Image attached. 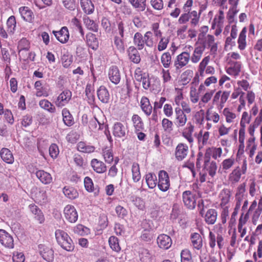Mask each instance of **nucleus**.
Returning <instances> with one entry per match:
<instances>
[{
	"instance_id": "nucleus-34",
	"label": "nucleus",
	"mask_w": 262,
	"mask_h": 262,
	"mask_svg": "<svg viewBox=\"0 0 262 262\" xmlns=\"http://www.w3.org/2000/svg\"><path fill=\"white\" fill-rule=\"evenodd\" d=\"M0 155L2 160L8 164H12L14 162L13 156L8 148H3L1 150Z\"/></svg>"
},
{
	"instance_id": "nucleus-43",
	"label": "nucleus",
	"mask_w": 262,
	"mask_h": 262,
	"mask_svg": "<svg viewBox=\"0 0 262 262\" xmlns=\"http://www.w3.org/2000/svg\"><path fill=\"white\" fill-rule=\"evenodd\" d=\"M63 193L68 198L74 200L78 196V192L73 187L66 186L63 188Z\"/></svg>"
},
{
	"instance_id": "nucleus-26",
	"label": "nucleus",
	"mask_w": 262,
	"mask_h": 262,
	"mask_svg": "<svg viewBox=\"0 0 262 262\" xmlns=\"http://www.w3.org/2000/svg\"><path fill=\"white\" fill-rule=\"evenodd\" d=\"M91 165L93 170L98 173H102L106 171L105 164L103 162L97 159L92 160Z\"/></svg>"
},
{
	"instance_id": "nucleus-37",
	"label": "nucleus",
	"mask_w": 262,
	"mask_h": 262,
	"mask_svg": "<svg viewBox=\"0 0 262 262\" xmlns=\"http://www.w3.org/2000/svg\"><path fill=\"white\" fill-rule=\"evenodd\" d=\"M191 240L192 246L194 248L200 250L203 246L202 238L198 233H193L191 234Z\"/></svg>"
},
{
	"instance_id": "nucleus-60",
	"label": "nucleus",
	"mask_w": 262,
	"mask_h": 262,
	"mask_svg": "<svg viewBox=\"0 0 262 262\" xmlns=\"http://www.w3.org/2000/svg\"><path fill=\"white\" fill-rule=\"evenodd\" d=\"M181 262H192V256L189 250L184 249L181 251Z\"/></svg>"
},
{
	"instance_id": "nucleus-42",
	"label": "nucleus",
	"mask_w": 262,
	"mask_h": 262,
	"mask_svg": "<svg viewBox=\"0 0 262 262\" xmlns=\"http://www.w3.org/2000/svg\"><path fill=\"white\" fill-rule=\"evenodd\" d=\"M209 133L208 132H203L200 131L198 135V143L199 148L203 147L204 145H207L209 142Z\"/></svg>"
},
{
	"instance_id": "nucleus-48",
	"label": "nucleus",
	"mask_w": 262,
	"mask_h": 262,
	"mask_svg": "<svg viewBox=\"0 0 262 262\" xmlns=\"http://www.w3.org/2000/svg\"><path fill=\"white\" fill-rule=\"evenodd\" d=\"M30 43L26 38H23L19 40L18 44V54L20 56L23 54L24 51H29Z\"/></svg>"
},
{
	"instance_id": "nucleus-35",
	"label": "nucleus",
	"mask_w": 262,
	"mask_h": 262,
	"mask_svg": "<svg viewBox=\"0 0 262 262\" xmlns=\"http://www.w3.org/2000/svg\"><path fill=\"white\" fill-rule=\"evenodd\" d=\"M87 45L93 50H96L99 46V42L96 35L92 33H89L86 35Z\"/></svg>"
},
{
	"instance_id": "nucleus-49",
	"label": "nucleus",
	"mask_w": 262,
	"mask_h": 262,
	"mask_svg": "<svg viewBox=\"0 0 262 262\" xmlns=\"http://www.w3.org/2000/svg\"><path fill=\"white\" fill-rule=\"evenodd\" d=\"M244 94V93L242 92L241 90L239 89H237L235 92L233 93L232 94V98L233 99H235L238 96L240 95L239 101L240 102V104L238 105L237 108V111L239 112L242 108L245 106V102L244 99L243 97V95Z\"/></svg>"
},
{
	"instance_id": "nucleus-18",
	"label": "nucleus",
	"mask_w": 262,
	"mask_h": 262,
	"mask_svg": "<svg viewBox=\"0 0 262 262\" xmlns=\"http://www.w3.org/2000/svg\"><path fill=\"white\" fill-rule=\"evenodd\" d=\"M127 127L121 122L115 123L113 127V134L115 137L123 138L125 137Z\"/></svg>"
},
{
	"instance_id": "nucleus-6",
	"label": "nucleus",
	"mask_w": 262,
	"mask_h": 262,
	"mask_svg": "<svg viewBox=\"0 0 262 262\" xmlns=\"http://www.w3.org/2000/svg\"><path fill=\"white\" fill-rule=\"evenodd\" d=\"M65 219L71 223H75L78 220V214L75 207L71 205H67L63 210Z\"/></svg>"
},
{
	"instance_id": "nucleus-29",
	"label": "nucleus",
	"mask_w": 262,
	"mask_h": 262,
	"mask_svg": "<svg viewBox=\"0 0 262 262\" xmlns=\"http://www.w3.org/2000/svg\"><path fill=\"white\" fill-rule=\"evenodd\" d=\"M194 126L189 122L187 124L186 127L184 128L182 133V136L190 143L193 142L192 134L194 132Z\"/></svg>"
},
{
	"instance_id": "nucleus-55",
	"label": "nucleus",
	"mask_w": 262,
	"mask_h": 262,
	"mask_svg": "<svg viewBox=\"0 0 262 262\" xmlns=\"http://www.w3.org/2000/svg\"><path fill=\"white\" fill-rule=\"evenodd\" d=\"M162 126L165 132L170 133L173 129V122L167 118L162 120Z\"/></svg>"
},
{
	"instance_id": "nucleus-28",
	"label": "nucleus",
	"mask_w": 262,
	"mask_h": 262,
	"mask_svg": "<svg viewBox=\"0 0 262 262\" xmlns=\"http://www.w3.org/2000/svg\"><path fill=\"white\" fill-rule=\"evenodd\" d=\"M140 107L142 111L147 116H150L152 113V107L149 99L146 97H142L140 100Z\"/></svg>"
},
{
	"instance_id": "nucleus-40",
	"label": "nucleus",
	"mask_w": 262,
	"mask_h": 262,
	"mask_svg": "<svg viewBox=\"0 0 262 262\" xmlns=\"http://www.w3.org/2000/svg\"><path fill=\"white\" fill-rule=\"evenodd\" d=\"M39 105L40 107L51 113H54L56 112V108L54 105L47 99H42L39 101Z\"/></svg>"
},
{
	"instance_id": "nucleus-23",
	"label": "nucleus",
	"mask_w": 262,
	"mask_h": 262,
	"mask_svg": "<svg viewBox=\"0 0 262 262\" xmlns=\"http://www.w3.org/2000/svg\"><path fill=\"white\" fill-rule=\"evenodd\" d=\"M138 49L134 46H130L127 50V53L129 60L134 63H139L141 61V57Z\"/></svg>"
},
{
	"instance_id": "nucleus-62",
	"label": "nucleus",
	"mask_w": 262,
	"mask_h": 262,
	"mask_svg": "<svg viewBox=\"0 0 262 262\" xmlns=\"http://www.w3.org/2000/svg\"><path fill=\"white\" fill-rule=\"evenodd\" d=\"M35 91V95L37 97H47L49 95V89L47 86H43Z\"/></svg>"
},
{
	"instance_id": "nucleus-12",
	"label": "nucleus",
	"mask_w": 262,
	"mask_h": 262,
	"mask_svg": "<svg viewBox=\"0 0 262 262\" xmlns=\"http://www.w3.org/2000/svg\"><path fill=\"white\" fill-rule=\"evenodd\" d=\"M229 195L227 194L225 196H223L221 206L222 208L221 213L222 223L224 224L229 218Z\"/></svg>"
},
{
	"instance_id": "nucleus-25",
	"label": "nucleus",
	"mask_w": 262,
	"mask_h": 262,
	"mask_svg": "<svg viewBox=\"0 0 262 262\" xmlns=\"http://www.w3.org/2000/svg\"><path fill=\"white\" fill-rule=\"evenodd\" d=\"M249 219V214L247 213L245 214H242L239 218L238 225V230L241 233V237H243L247 233V228L246 224Z\"/></svg>"
},
{
	"instance_id": "nucleus-8",
	"label": "nucleus",
	"mask_w": 262,
	"mask_h": 262,
	"mask_svg": "<svg viewBox=\"0 0 262 262\" xmlns=\"http://www.w3.org/2000/svg\"><path fill=\"white\" fill-rule=\"evenodd\" d=\"M39 254L43 259L48 262H52L54 258V251L48 246L43 244L38 245Z\"/></svg>"
},
{
	"instance_id": "nucleus-15",
	"label": "nucleus",
	"mask_w": 262,
	"mask_h": 262,
	"mask_svg": "<svg viewBox=\"0 0 262 262\" xmlns=\"http://www.w3.org/2000/svg\"><path fill=\"white\" fill-rule=\"evenodd\" d=\"M188 152V147L184 143H179L176 148V158L181 161L185 158Z\"/></svg>"
},
{
	"instance_id": "nucleus-11",
	"label": "nucleus",
	"mask_w": 262,
	"mask_h": 262,
	"mask_svg": "<svg viewBox=\"0 0 262 262\" xmlns=\"http://www.w3.org/2000/svg\"><path fill=\"white\" fill-rule=\"evenodd\" d=\"M174 124L178 128L184 127L187 121V117L186 115L183 113L180 107H177L174 108Z\"/></svg>"
},
{
	"instance_id": "nucleus-24",
	"label": "nucleus",
	"mask_w": 262,
	"mask_h": 262,
	"mask_svg": "<svg viewBox=\"0 0 262 262\" xmlns=\"http://www.w3.org/2000/svg\"><path fill=\"white\" fill-rule=\"evenodd\" d=\"M36 191L34 195L36 202L43 204L48 202L46 189L44 188H36Z\"/></svg>"
},
{
	"instance_id": "nucleus-31",
	"label": "nucleus",
	"mask_w": 262,
	"mask_h": 262,
	"mask_svg": "<svg viewBox=\"0 0 262 262\" xmlns=\"http://www.w3.org/2000/svg\"><path fill=\"white\" fill-rule=\"evenodd\" d=\"M222 151L220 147H211L208 148L206 149L205 154V157L206 158L210 159L212 156L214 159H217V158H220L222 156Z\"/></svg>"
},
{
	"instance_id": "nucleus-54",
	"label": "nucleus",
	"mask_w": 262,
	"mask_h": 262,
	"mask_svg": "<svg viewBox=\"0 0 262 262\" xmlns=\"http://www.w3.org/2000/svg\"><path fill=\"white\" fill-rule=\"evenodd\" d=\"M102 155L106 162L111 163L113 161L114 156L112 149L110 147H105L102 149Z\"/></svg>"
},
{
	"instance_id": "nucleus-27",
	"label": "nucleus",
	"mask_w": 262,
	"mask_h": 262,
	"mask_svg": "<svg viewBox=\"0 0 262 262\" xmlns=\"http://www.w3.org/2000/svg\"><path fill=\"white\" fill-rule=\"evenodd\" d=\"M35 174L39 181L44 184H49L52 181V177L50 173L43 170L36 171Z\"/></svg>"
},
{
	"instance_id": "nucleus-51",
	"label": "nucleus",
	"mask_w": 262,
	"mask_h": 262,
	"mask_svg": "<svg viewBox=\"0 0 262 262\" xmlns=\"http://www.w3.org/2000/svg\"><path fill=\"white\" fill-rule=\"evenodd\" d=\"M132 178L134 182H138L141 179V174L140 171L139 165L137 163H134L132 165Z\"/></svg>"
},
{
	"instance_id": "nucleus-1",
	"label": "nucleus",
	"mask_w": 262,
	"mask_h": 262,
	"mask_svg": "<svg viewBox=\"0 0 262 262\" xmlns=\"http://www.w3.org/2000/svg\"><path fill=\"white\" fill-rule=\"evenodd\" d=\"M55 234L56 239L61 247L68 251H73L74 247L73 241L66 232L58 229L56 230Z\"/></svg>"
},
{
	"instance_id": "nucleus-4",
	"label": "nucleus",
	"mask_w": 262,
	"mask_h": 262,
	"mask_svg": "<svg viewBox=\"0 0 262 262\" xmlns=\"http://www.w3.org/2000/svg\"><path fill=\"white\" fill-rule=\"evenodd\" d=\"M158 177V188L162 191H167L170 187L169 178L167 172L164 170H160L159 172Z\"/></svg>"
},
{
	"instance_id": "nucleus-16",
	"label": "nucleus",
	"mask_w": 262,
	"mask_h": 262,
	"mask_svg": "<svg viewBox=\"0 0 262 262\" xmlns=\"http://www.w3.org/2000/svg\"><path fill=\"white\" fill-rule=\"evenodd\" d=\"M53 33L62 43H66L69 39V32L66 27H63L59 31H53Z\"/></svg>"
},
{
	"instance_id": "nucleus-63",
	"label": "nucleus",
	"mask_w": 262,
	"mask_h": 262,
	"mask_svg": "<svg viewBox=\"0 0 262 262\" xmlns=\"http://www.w3.org/2000/svg\"><path fill=\"white\" fill-rule=\"evenodd\" d=\"M200 14H198L196 11L193 10L189 12V17L190 23L193 26H196L199 21Z\"/></svg>"
},
{
	"instance_id": "nucleus-61",
	"label": "nucleus",
	"mask_w": 262,
	"mask_h": 262,
	"mask_svg": "<svg viewBox=\"0 0 262 262\" xmlns=\"http://www.w3.org/2000/svg\"><path fill=\"white\" fill-rule=\"evenodd\" d=\"M8 31L13 33L16 27V20L14 16H11L7 21Z\"/></svg>"
},
{
	"instance_id": "nucleus-44",
	"label": "nucleus",
	"mask_w": 262,
	"mask_h": 262,
	"mask_svg": "<svg viewBox=\"0 0 262 262\" xmlns=\"http://www.w3.org/2000/svg\"><path fill=\"white\" fill-rule=\"evenodd\" d=\"M77 149L80 152L90 154L94 151L95 147L84 142H80L77 144Z\"/></svg>"
},
{
	"instance_id": "nucleus-2",
	"label": "nucleus",
	"mask_w": 262,
	"mask_h": 262,
	"mask_svg": "<svg viewBox=\"0 0 262 262\" xmlns=\"http://www.w3.org/2000/svg\"><path fill=\"white\" fill-rule=\"evenodd\" d=\"M185 51L178 55L174 62V67L176 70H179L187 65L190 61V52L193 50V47L187 45L185 47Z\"/></svg>"
},
{
	"instance_id": "nucleus-38",
	"label": "nucleus",
	"mask_w": 262,
	"mask_h": 262,
	"mask_svg": "<svg viewBox=\"0 0 262 262\" xmlns=\"http://www.w3.org/2000/svg\"><path fill=\"white\" fill-rule=\"evenodd\" d=\"M132 121L136 131L139 132L144 128V124L142 118L138 115H133L132 117Z\"/></svg>"
},
{
	"instance_id": "nucleus-57",
	"label": "nucleus",
	"mask_w": 262,
	"mask_h": 262,
	"mask_svg": "<svg viewBox=\"0 0 262 262\" xmlns=\"http://www.w3.org/2000/svg\"><path fill=\"white\" fill-rule=\"evenodd\" d=\"M101 124L94 117L92 118L89 121V128L91 132H96L101 127Z\"/></svg>"
},
{
	"instance_id": "nucleus-9",
	"label": "nucleus",
	"mask_w": 262,
	"mask_h": 262,
	"mask_svg": "<svg viewBox=\"0 0 262 262\" xmlns=\"http://www.w3.org/2000/svg\"><path fill=\"white\" fill-rule=\"evenodd\" d=\"M72 97V92L66 90L61 93L57 97L55 104L57 107H62L67 104Z\"/></svg>"
},
{
	"instance_id": "nucleus-36",
	"label": "nucleus",
	"mask_w": 262,
	"mask_h": 262,
	"mask_svg": "<svg viewBox=\"0 0 262 262\" xmlns=\"http://www.w3.org/2000/svg\"><path fill=\"white\" fill-rule=\"evenodd\" d=\"M246 33L247 29L246 27H244L243 28L242 31L239 33L237 40V43L238 48L240 50H244L246 47Z\"/></svg>"
},
{
	"instance_id": "nucleus-47",
	"label": "nucleus",
	"mask_w": 262,
	"mask_h": 262,
	"mask_svg": "<svg viewBox=\"0 0 262 262\" xmlns=\"http://www.w3.org/2000/svg\"><path fill=\"white\" fill-rule=\"evenodd\" d=\"M132 6L139 11H143L146 7V0H128Z\"/></svg>"
},
{
	"instance_id": "nucleus-56",
	"label": "nucleus",
	"mask_w": 262,
	"mask_h": 262,
	"mask_svg": "<svg viewBox=\"0 0 262 262\" xmlns=\"http://www.w3.org/2000/svg\"><path fill=\"white\" fill-rule=\"evenodd\" d=\"M108 243L111 249L116 251L119 252L121 250V248L119 245L118 239L117 237L112 236L109 238Z\"/></svg>"
},
{
	"instance_id": "nucleus-3",
	"label": "nucleus",
	"mask_w": 262,
	"mask_h": 262,
	"mask_svg": "<svg viewBox=\"0 0 262 262\" xmlns=\"http://www.w3.org/2000/svg\"><path fill=\"white\" fill-rule=\"evenodd\" d=\"M201 34L199 35L198 41L196 43H199L204 46V51L207 47L210 48V51L214 53L217 51V45L214 42V37L213 35L208 34L204 38H201Z\"/></svg>"
},
{
	"instance_id": "nucleus-13",
	"label": "nucleus",
	"mask_w": 262,
	"mask_h": 262,
	"mask_svg": "<svg viewBox=\"0 0 262 262\" xmlns=\"http://www.w3.org/2000/svg\"><path fill=\"white\" fill-rule=\"evenodd\" d=\"M0 243L6 248L10 249L14 248V241L12 236L3 229H0Z\"/></svg>"
},
{
	"instance_id": "nucleus-45",
	"label": "nucleus",
	"mask_w": 262,
	"mask_h": 262,
	"mask_svg": "<svg viewBox=\"0 0 262 262\" xmlns=\"http://www.w3.org/2000/svg\"><path fill=\"white\" fill-rule=\"evenodd\" d=\"M145 181L147 186L150 189L154 188L157 184V176L152 173H148L146 174Z\"/></svg>"
},
{
	"instance_id": "nucleus-53",
	"label": "nucleus",
	"mask_w": 262,
	"mask_h": 262,
	"mask_svg": "<svg viewBox=\"0 0 262 262\" xmlns=\"http://www.w3.org/2000/svg\"><path fill=\"white\" fill-rule=\"evenodd\" d=\"M114 46L116 49L120 53H124L125 51V44L123 40V38L119 36L114 37Z\"/></svg>"
},
{
	"instance_id": "nucleus-20",
	"label": "nucleus",
	"mask_w": 262,
	"mask_h": 262,
	"mask_svg": "<svg viewBox=\"0 0 262 262\" xmlns=\"http://www.w3.org/2000/svg\"><path fill=\"white\" fill-rule=\"evenodd\" d=\"M157 243L160 248L169 249L172 244L171 238L166 234H161L157 238Z\"/></svg>"
},
{
	"instance_id": "nucleus-30",
	"label": "nucleus",
	"mask_w": 262,
	"mask_h": 262,
	"mask_svg": "<svg viewBox=\"0 0 262 262\" xmlns=\"http://www.w3.org/2000/svg\"><path fill=\"white\" fill-rule=\"evenodd\" d=\"M62 116L63 122L66 125L71 126L74 124V118L68 108L62 109Z\"/></svg>"
},
{
	"instance_id": "nucleus-32",
	"label": "nucleus",
	"mask_w": 262,
	"mask_h": 262,
	"mask_svg": "<svg viewBox=\"0 0 262 262\" xmlns=\"http://www.w3.org/2000/svg\"><path fill=\"white\" fill-rule=\"evenodd\" d=\"M97 96L99 99L103 103H107L110 99V94L104 86H101L97 90Z\"/></svg>"
},
{
	"instance_id": "nucleus-5",
	"label": "nucleus",
	"mask_w": 262,
	"mask_h": 262,
	"mask_svg": "<svg viewBox=\"0 0 262 262\" xmlns=\"http://www.w3.org/2000/svg\"><path fill=\"white\" fill-rule=\"evenodd\" d=\"M210 60V57L207 56L200 62L198 66V72L201 76H204V72L207 74H213L215 72L214 68L212 66H207Z\"/></svg>"
},
{
	"instance_id": "nucleus-10",
	"label": "nucleus",
	"mask_w": 262,
	"mask_h": 262,
	"mask_svg": "<svg viewBox=\"0 0 262 262\" xmlns=\"http://www.w3.org/2000/svg\"><path fill=\"white\" fill-rule=\"evenodd\" d=\"M193 52L190 55V61L193 63H197L202 57L204 51V46L199 43H195Z\"/></svg>"
},
{
	"instance_id": "nucleus-41",
	"label": "nucleus",
	"mask_w": 262,
	"mask_h": 262,
	"mask_svg": "<svg viewBox=\"0 0 262 262\" xmlns=\"http://www.w3.org/2000/svg\"><path fill=\"white\" fill-rule=\"evenodd\" d=\"M134 44L136 46L137 49L139 50H142L145 45L143 36L139 33L137 32L135 34L133 38Z\"/></svg>"
},
{
	"instance_id": "nucleus-64",
	"label": "nucleus",
	"mask_w": 262,
	"mask_h": 262,
	"mask_svg": "<svg viewBox=\"0 0 262 262\" xmlns=\"http://www.w3.org/2000/svg\"><path fill=\"white\" fill-rule=\"evenodd\" d=\"M145 44L149 47H152L154 45L152 33L150 31L146 32L143 37Z\"/></svg>"
},
{
	"instance_id": "nucleus-46",
	"label": "nucleus",
	"mask_w": 262,
	"mask_h": 262,
	"mask_svg": "<svg viewBox=\"0 0 262 262\" xmlns=\"http://www.w3.org/2000/svg\"><path fill=\"white\" fill-rule=\"evenodd\" d=\"M161 62L165 69L170 67L172 63L171 56L169 52H166L163 53L161 56Z\"/></svg>"
},
{
	"instance_id": "nucleus-7",
	"label": "nucleus",
	"mask_w": 262,
	"mask_h": 262,
	"mask_svg": "<svg viewBox=\"0 0 262 262\" xmlns=\"http://www.w3.org/2000/svg\"><path fill=\"white\" fill-rule=\"evenodd\" d=\"M224 15L223 10H220L219 14L216 15L212 22L211 28L215 30L214 34L216 36L220 35L222 32V28L223 27Z\"/></svg>"
},
{
	"instance_id": "nucleus-33",
	"label": "nucleus",
	"mask_w": 262,
	"mask_h": 262,
	"mask_svg": "<svg viewBox=\"0 0 262 262\" xmlns=\"http://www.w3.org/2000/svg\"><path fill=\"white\" fill-rule=\"evenodd\" d=\"M83 11L87 14H91L94 11L95 7L91 0H80Z\"/></svg>"
},
{
	"instance_id": "nucleus-21",
	"label": "nucleus",
	"mask_w": 262,
	"mask_h": 262,
	"mask_svg": "<svg viewBox=\"0 0 262 262\" xmlns=\"http://www.w3.org/2000/svg\"><path fill=\"white\" fill-rule=\"evenodd\" d=\"M19 13L21 18L26 21L31 23L34 18L32 10L28 7L23 6L19 8Z\"/></svg>"
},
{
	"instance_id": "nucleus-14",
	"label": "nucleus",
	"mask_w": 262,
	"mask_h": 262,
	"mask_svg": "<svg viewBox=\"0 0 262 262\" xmlns=\"http://www.w3.org/2000/svg\"><path fill=\"white\" fill-rule=\"evenodd\" d=\"M182 197L184 205L188 208H194L196 200L194 195L190 191L187 190L183 192Z\"/></svg>"
},
{
	"instance_id": "nucleus-58",
	"label": "nucleus",
	"mask_w": 262,
	"mask_h": 262,
	"mask_svg": "<svg viewBox=\"0 0 262 262\" xmlns=\"http://www.w3.org/2000/svg\"><path fill=\"white\" fill-rule=\"evenodd\" d=\"M220 119L219 114L216 113H211L210 109H208L206 113V120L207 121H213L214 123H217Z\"/></svg>"
},
{
	"instance_id": "nucleus-59",
	"label": "nucleus",
	"mask_w": 262,
	"mask_h": 262,
	"mask_svg": "<svg viewBox=\"0 0 262 262\" xmlns=\"http://www.w3.org/2000/svg\"><path fill=\"white\" fill-rule=\"evenodd\" d=\"M169 42V38L168 37H161L157 46L158 50L160 52L165 50L167 48Z\"/></svg>"
},
{
	"instance_id": "nucleus-19",
	"label": "nucleus",
	"mask_w": 262,
	"mask_h": 262,
	"mask_svg": "<svg viewBox=\"0 0 262 262\" xmlns=\"http://www.w3.org/2000/svg\"><path fill=\"white\" fill-rule=\"evenodd\" d=\"M245 192V188L242 186L241 185L238 187V190L236 194V206L234 208V211L232 213V217H234L235 216H236L237 214L238 211L239 209L241 206V203L243 200V197H244V193Z\"/></svg>"
},
{
	"instance_id": "nucleus-50",
	"label": "nucleus",
	"mask_w": 262,
	"mask_h": 262,
	"mask_svg": "<svg viewBox=\"0 0 262 262\" xmlns=\"http://www.w3.org/2000/svg\"><path fill=\"white\" fill-rule=\"evenodd\" d=\"M83 21L86 28L94 32H97L98 30V26L97 24L93 20L91 19L89 17H84Z\"/></svg>"
},
{
	"instance_id": "nucleus-22",
	"label": "nucleus",
	"mask_w": 262,
	"mask_h": 262,
	"mask_svg": "<svg viewBox=\"0 0 262 262\" xmlns=\"http://www.w3.org/2000/svg\"><path fill=\"white\" fill-rule=\"evenodd\" d=\"M204 169L205 171H207L211 177H213L217 169V166L216 163L213 161H210V159L206 158L204 156Z\"/></svg>"
},
{
	"instance_id": "nucleus-39",
	"label": "nucleus",
	"mask_w": 262,
	"mask_h": 262,
	"mask_svg": "<svg viewBox=\"0 0 262 262\" xmlns=\"http://www.w3.org/2000/svg\"><path fill=\"white\" fill-rule=\"evenodd\" d=\"M217 213L214 209H209L205 216V220L208 224H213L216 221Z\"/></svg>"
},
{
	"instance_id": "nucleus-52",
	"label": "nucleus",
	"mask_w": 262,
	"mask_h": 262,
	"mask_svg": "<svg viewBox=\"0 0 262 262\" xmlns=\"http://www.w3.org/2000/svg\"><path fill=\"white\" fill-rule=\"evenodd\" d=\"M73 230L75 233L81 236L86 235L90 233V229L81 224L74 227Z\"/></svg>"
},
{
	"instance_id": "nucleus-17",
	"label": "nucleus",
	"mask_w": 262,
	"mask_h": 262,
	"mask_svg": "<svg viewBox=\"0 0 262 262\" xmlns=\"http://www.w3.org/2000/svg\"><path fill=\"white\" fill-rule=\"evenodd\" d=\"M108 75L110 81L112 83L115 84H117L119 83L121 79V74L117 67L115 66H112L109 69Z\"/></svg>"
}]
</instances>
